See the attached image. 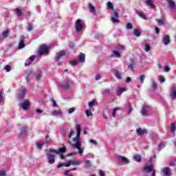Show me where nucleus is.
Instances as JSON below:
<instances>
[{"mask_svg": "<svg viewBox=\"0 0 176 176\" xmlns=\"http://www.w3.org/2000/svg\"><path fill=\"white\" fill-rule=\"evenodd\" d=\"M151 87L153 90H156V89H157V84H156V82H155V79H151Z\"/></svg>", "mask_w": 176, "mask_h": 176, "instance_id": "28", "label": "nucleus"}, {"mask_svg": "<svg viewBox=\"0 0 176 176\" xmlns=\"http://www.w3.org/2000/svg\"><path fill=\"white\" fill-rule=\"evenodd\" d=\"M144 50L148 52L151 50V46L148 44L145 45Z\"/></svg>", "mask_w": 176, "mask_h": 176, "instance_id": "50", "label": "nucleus"}, {"mask_svg": "<svg viewBox=\"0 0 176 176\" xmlns=\"http://www.w3.org/2000/svg\"><path fill=\"white\" fill-rule=\"evenodd\" d=\"M82 164V160H69L68 162L67 163L66 167H69L71 164H73L74 166H80Z\"/></svg>", "mask_w": 176, "mask_h": 176, "instance_id": "9", "label": "nucleus"}, {"mask_svg": "<svg viewBox=\"0 0 176 176\" xmlns=\"http://www.w3.org/2000/svg\"><path fill=\"white\" fill-rule=\"evenodd\" d=\"M89 9L90 13H92V14H97V12L96 11V8L93 6V4L89 3Z\"/></svg>", "mask_w": 176, "mask_h": 176, "instance_id": "22", "label": "nucleus"}, {"mask_svg": "<svg viewBox=\"0 0 176 176\" xmlns=\"http://www.w3.org/2000/svg\"><path fill=\"white\" fill-rule=\"evenodd\" d=\"M88 105H89V108L90 109H91V108H93V107H94L96 105V100H93L91 102H89Z\"/></svg>", "mask_w": 176, "mask_h": 176, "instance_id": "40", "label": "nucleus"}, {"mask_svg": "<svg viewBox=\"0 0 176 176\" xmlns=\"http://www.w3.org/2000/svg\"><path fill=\"white\" fill-rule=\"evenodd\" d=\"M171 98L173 99V100H175L176 99V86L173 85L172 87V89H171Z\"/></svg>", "mask_w": 176, "mask_h": 176, "instance_id": "20", "label": "nucleus"}, {"mask_svg": "<svg viewBox=\"0 0 176 176\" xmlns=\"http://www.w3.org/2000/svg\"><path fill=\"white\" fill-rule=\"evenodd\" d=\"M71 65H76L78 64V60H73L70 61Z\"/></svg>", "mask_w": 176, "mask_h": 176, "instance_id": "56", "label": "nucleus"}, {"mask_svg": "<svg viewBox=\"0 0 176 176\" xmlns=\"http://www.w3.org/2000/svg\"><path fill=\"white\" fill-rule=\"evenodd\" d=\"M116 111H119V108H114L113 109V113H112L113 118H116Z\"/></svg>", "mask_w": 176, "mask_h": 176, "instance_id": "51", "label": "nucleus"}, {"mask_svg": "<svg viewBox=\"0 0 176 176\" xmlns=\"http://www.w3.org/2000/svg\"><path fill=\"white\" fill-rule=\"evenodd\" d=\"M76 129L77 131V135L76 138L72 139L73 143L71 141H68V144L71 145L72 148L78 149L80 156H83V152H85V147L82 146V144H80V131H82V129L80 128V125L78 124L76 125Z\"/></svg>", "mask_w": 176, "mask_h": 176, "instance_id": "1", "label": "nucleus"}, {"mask_svg": "<svg viewBox=\"0 0 176 176\" xmlns=\"http://www.w3.org/2000/svg\"><path fill=\"white\" fill-rule=\"evenodd\" d=\"M52 115H53L54 116H58L60 115H63V111H54L52 113Z\"/></svg>", "mask_w": 176, "mask_h": 176, "instance_id": "31", "label": "nucleus"}, {"mask_svg": "<svg viewBox=\"0 0 176 176\" xmlns=\"http://www.w3.org/2000/svg\"><path fill=\"white\" fill-rule=\"evenodd\" d=\"M159 80L161 83H164V82H166V78L162 76H160Z\"/></svg>", "mask_w": 176, "mask_h": 176, "instance_id": "48", "label": "nucleus"}, {"mask_svg": "<svg viewBox=\"0 0 176 176\" xmlns=\"http://www.w3.org/2000/svg\"><path fill=\"white\" fill-rule=\"evenodd\" d=\"M146 3L148 6H150L151 9H155V6L152 0H146Z\"/></svg>", "mask_w": 176, "mask_h": 176, "instance_id": "23", "label": "nucleus"}, {"mask_svg": "<svg viewBox=\"0 0 176 176\" xmlns=\"http://www.w3.org/2000/svg\"><path fill=\"white\" fill-rule=\"evenodd\" d=\"M136 133L138 135H139L140 137H142V135H144V134L146 133L147 131H146V129H142L141 128H138L136 130Z\"/></svg>", "mask_w": 176, "mask_h": 176, "instance_id": "18", "label": "nucleus"}, {"mask_svg": "<svg viewBox=\"0 0 176 176\" xmlns=\"http://www.w3.org/2000/svg\"><path fill=\"white\" fill-rule=\"evenodd\" d=\"M130 62V65H128V69H131L133 72L134 71V65H135V61L134 60V59H131Z\"/></svg>", "mask_w": 176, "mask_h": 176, "instance_id": "21", "label": "nucleus"}, {"mask_svg": "<svg viewBox=\"0 0 176 176\" xmlns=\"http://www.w3.org/2000/svg\"><path fill=\"white\" fill-rule=\"evenodd\" d=\"M164 72H170V71H171V68L167 65H165L164 67Z\"/></svg>", "mask_w": 176, "mask_h": 176, "instance_id": "47", "label": "nucleus"}, {"mask_svg": "<svg viewBox=\"0 0 176 176\" xmlns=\"http://www.w3.org/2000/svg\"><path fill=\"white\" fill-rule=\"evenodd\" d=\"M31 75H32V72L30 71L25 77L27 82H30V76H31Z\"/></svg>", "mask_w": 176, "mask_h": 176, "instance_id": "43", "label": "nucleus"}, {"mask_svg": "<svg viewBox=\"0 0 176 176\" xmlns=\"http://www.w3.org/2000/svg\"><path fill=\"white\" fill-rule=\"evenodd\" d=\"M89 142L90 144H93V145H98V144L96 140L93 139L89 140Z\"/></svg>", "mask_w": 176, "mask_h": 176, "instance_id": "53", "label": "nucleus"}, {"mask_svg": "<svg viewBox=\"0 0 176 176\" xmlns=\"http://www.w3.org/2000/svg\"><path fill=\"white\" fill-rule=\"evenodd\" d=\"M111 57H116L117 58H120V53L118 51H113V55H111Z\"/></svg>", "mask_w": 176, "mask_h": 176, "instance_id": "34", "label": "nucleus"}, {"mask_svg": "<svg viewBox=\"0 0 176 176\" xmlns=\"http://www.w3.org/2000/svg\"><path fill=\"white\" fill-rule=\"evenodd\" d=\"M72 81L71 80L66 79L64 83L60 85V87H61L63 90H67V89L69 88Z\"/></svg>", "mask_w": 176, "mask_h": 176, "instance_id": "8", "label": "nucleus"}, {"mask_svg": "<svg viewBox=\"0 0 176 176\" xmlns=\"http://www.w3.org/2000/svg\"><path fill=\"white\" fill-rule=\"evenodd\" d=\"M85 28V22L80 19H77L75 23V29L76 32H80Z\"/></svg>", "mask_w": 176, "mask_h": 176, "instance_id": "4", "label": "nucleus"}, {"mask_svg": "<svg viewBox=\"0 0 176 176\" xmlns=\"http://www.w3.org/2000/svg\"><path fill=\"white\" fill-rule=\"evenodd\" d=\"M107 6L108 9L113 11V4H112V3L111 1L107 2Z\"/></svg>", "mask_w": 176, "mask_h": 176, "instance_id": "35", "label": "nucleus"}, {"mask_svg": "<svg viewBox=\"0 0 176 176\" xmlns=\"http://www.w3.org/2000/svg\"><path fill=\"white\" fill-rule=\"evenodd\" d=\"M85 114L87 116H93V113H91V111H89V110H86L85 111Z\"/></svg>", "mask_w": 176, "mask_h": 176, "instance_id": "54", "label": "nucleus"}, {"mask_svg": "<svg viewBox=\"0 0 176 176\" xmlns=\"http://www.w3.org/2000/svg\"><path fill=\"white\" fill-rule=\"evenodd\" d=\"M27 93V89L24 87H21L18 93V98L19 100H23L25 97V94Z\"/></svg>", "mask_w": 176, "mask_h": 176, "instance_id": "6", "label": "nucleus"}, {"mask_svg": "<svg viewBox=\"0 0 176 176\" xmlns=\"http://www.w3.org/2000/svg\"><path fill=\"white\" fill-rule=\"evenodd\" d=\"M124 91H126V89L119 88L117 91V96H120L122 93H124Z\"/></svg>", "mask_w": 176, "mask_h": 176, "instance_id": "32", "label": "nucleus"}, {"mask_svg": "<svg viewBox=\"0 0 176 176\" xmlns=\"http://www.w3.org/2000/svg\"><path fill=\"white\" fill-rule=\"evenodd\" d=\"M21 108L23 109L24 111H27L28 108H30V101L29 100H25L21 104Z\"/></svg>", "mask_w": 176, "mask_h": 176, "instance_id": "13", "label": "nucleus"}, {"mask_svg": "<svg viewBox=\"0 0 176 176\" xmlns=\"http://www.w3.org/2000/svg\"><path fill=\"white\" fill-rule=\"evenodd\" d=\"M113 74H114L115 76L117 78V79H119V80L122 79V74H120V72H119V71L114 70Z\"/></svg>", "mask_w": 176, "mask_h": 176, "instance_id": "26", "label": "nucleus"}, {"mask_svg": "<svg viewBox=\"0 0 176 176\" xmlns=\"http://www.w3.org/2000/svg\"><path fill=\"white\" fill-rule=\"evenodd\" d=\"M133 112V107H131V104L129 102V111L128 113H131Z\"/></svg>", "mask_w": 176, "mask_h": 176, "instance_id": "58", "label": "nucleus"}, {"mask_svg": "<svg viewBox=\"0 0 176 176\" xmlns=\"http://www.w3.org/2000/svg\"><path fill=\"white\" fill-rule=\"evenodd\" d=\"M41 78H42V71L38 70L36 73V80H41Z\"/></svg>", "mask_w": 176, "mask_h": 176, "instance_id": "27", "label": "nucleus"}, {"mask_svg": "<svg viewBox=\"0 0 176 176\" xmlns=\"http://www.w3.org/2000/svg\"><path fill=\"white\" fill-rule=\"evenodd\" d=\"M163 173L165 176H170L171 175V169L168 167H165L163 168Z\"/></svg>", "mask_w": 176, "mask_h": 176, "instance_id": "19", "label": "nucleus"}, {"mask_svg": "<svg viewBox=\"0 0 176 176\" xmlns=\"http://www.w3.org/2000/svg\"><path fill=\"white\" fill-rule=\"evenodd\" d=\"M19 138H24V137H27V127L22 126L21 128V133L19 134Z\"/></svg>", "mask_w": 176, "mask_h": 176, "instance_id": "12", "label": "nucleus"}, {"mask_svg": "<svg viewBox=\"0 0 176 176\" xmlns=\"http://www.w3.org/2000/svg\"><path fill=\"white\" fill-rule=\"evenodd\" d=\"M30 64H31V60L30 59L27 60L25 63V67H29Z\"/></svg>", "mask_w": 176, "mask_h": 176, "instance_id": "61", "label": "nucleus"}, {"mask_svg": "<svg viewBox=\"0 0 176 176\" xmlns=\"http://www.w3.org/2000/svg\"><path fill=\"white\" fill-rule=\"evenodd\" d=\"M175 130H176L175 124L173 123V124L170 125V131H171V133H175Z\"/></svg>", "mask_w": 176, "mask_h": 176, "instance_id": "41", "label": "nucleus"}, {"mask_svg": "<svg viewBox=\"0 0 176 176\" xmlns=\"http://www.w3.org/2000/svg\"><path fill=\"white\" fill-rule=\"evenodd\" d=\"M65 152H67V148H65V146L64 145L63 148H59L58 150L50 149V153H47V163L50 164H54L56 162V155H54L65 153Z\"/></svg>", "mask_w": 176, "mask_h": 176, "instance_id": "2", "label": "nucleus"}, {"mask_svg": "<svg viewBox=\"0 0 176 176\" xmlns=\"http://www.w3.org/2000/svg\"><path fill=\"white\" fill-rule=\"evenodd\" d=\"M9 35V32H8V30H5L3 32L2 36L3 38H8Z\"/></svg>", "mask_w": 176, "mask_h": 176, "instance_id": "46", "label": "nucleus"}, {"mask_svg": "<svg viewBox=\"0 0 176 176\" xmlns=\"http://www.w3.org/2000/svg\"><path fill=\"white\" fill-rule=\"evenodd\" d=\"M45 144H52V139H49V135L45 136Z\"/></svg>", "mask_w": 176, "mask_h": 176, "instance_id": "42", "label": "nucleus"}, {"mask_svg": "<svg viewBox=\"0 0 176 176\" xmlns=\"http://www.w3.org/2000/svg\"><path fill=\"white\" fill-rule=\"evenodd\" d=\"M99 175L105 176V173H104V171H102V170H99Z\"/></svg>", "mask_w": 176, "mask_h": 176, "instance_id": "63", "label": "nucleus"}, {"mask_svg": "<svg viewBox=\"0 0 176 176\" xmlns=\"http://www.w3.org/2000/svg\"><path fill=\"white\" fill-rule=\"evenodd\" d=\"M0 176H6V173L4 170H0Z\"/></svg>", "mask_w": 176, "mask_h": 176, "instance_id": "64", "label": "nucleus"}, {"mask_svg": "<svg viewBox=\"0 0 176 176\" xmlns=\"http://www.w3.org/2000/svg\"><path fill=\"white\" fill-rule=\"evenodd\" d=\"M75 112V108H69L68 110L69 115H71L72 113H74Z\"/></svg>", "mask_w": 176, "mask_h": 176, "instance_id": "55", "label": "nucleus"}, {"mask_svg": "<svg viewBox=\"0 0 176 176\" xmlns=\"http://www.w3.org/2000/svg\"><path fill=\"white\" fill-rule=\"evenodd\" d=\"M135 14H138V16H139V17H141V19H143V20H146V16H145L144 12L137 9H135Z\"/></svg>", "mask_w": 176, "mask_h": 176, "instance_id": "15", "label": "nucleus"}, {"mask_svg": "<svg viewBox=\"0 0 176 176\" xmlns=\"http://www.w3.org/2000/svg\"><path fill=\"white\" fill-rule=\"evenodd\" d=\"M118 50H124V46L123 45H119L117 47Z\"/></svg>", "mask_w": 176, "mask_h": 176, "instance_id": "62", "label": "nucleus"}, {"mask_svg": "<svg viewBox=\"0 0 176 176\" xmlns=\"http://www.w3.org/2000/svg\"><path fill=\"white\" fill-rule=\"evenodd\" d=\"M164 146H166V145L164 144V143H160L158 145V148H159V151H160L161 149H163V148H164Z\"/></svg>", "mask_w": 176, "mask_h": 176, "instance_id": "52", "label": "nucleus"}, {"mask_svg": "<svg viewBox=\"0 0 176 176\" xmlns=\"http://www.w3.org/2000/svg\"><path fill=\"white\" fill-rule=\"evenodd\" d=\"M133 34H134L135 36H137L138 38L141 36V32L138 29H135L133 30Z\"/></svg>", "mask_w": 176, "mask_h": 176, "instance_id": "33", "label": "nucleus"}, {"mask_svg": "<svg viewBox=\"0 0 176 176\" xmlns=\"http://www.w3.org/2000/svg\"><path fill=\"white\" fill-rule=\"evenodd\" d=\"M15 12L16 16H18V17H21V16H23V12L19 8H16Z\"/></svg>", "mask_w": 176, "mask_h": 176, "instance_id": "29", "label": "nucleus"}, {"mask_svg": "<svg viewBox=\"0 0 176 176\" xmlns=\"http://www.w3.org/2000/svg\"><path fill=\"white\" fill-rule=\"evenodd\" d=\"M85 58H86V55H85V54L83 53H81L78 58V60L80 61V63H85Z\"/></svg>", "mask_w": 176, "mask_h": 176, "instance_id": "25", "label": "nucleus"}, {"mask_svg": "<svg viewBox=\"0 0 176 176\" xmlns=\"http://www.w3.org/2000/svg\"><path fill=\"white\" fill-rule=\"evenodd\" d=\"M74 130L73 129H70V132H69V135H68L69 138H72V135H74Z\"/></svg>", "mask_w": 176, "mask_h": 176, "instance_id": "59", "label": "nucleus"}, {"mask_svg": "<svg viewBox=\"0 0 176 176\" xmlns=\"http://www.w3.org/2000/svg\"><path fill=\"white\" fill-rule=\"evenodd\" d=\"M85 164L87 168H90V167H91V162L89 160H85Z\"/></svg>", "mask_w": 176, "mask_h": 176, "instance_id": "37", "label": "nucleus"}, {"mask_svg": "<svg viewBox=\"0 0 176 176\" xmlns=\"http://www.w3.org/2000/svg\"><path fill=\"white\" fill-rule=\"evenodd\" d=\"M146 76L142 74L139 76L140 82L142 85L145 80Z\"/></svg>", "mask_w": 176, "mask_h": 176, "instance_id": "36", "label": "nucleus"}, {"mask_svg": "<svg viewBox=\"0 0 176 176\" xmlns=\"http://www.w3.org/2000/svg\"><path fill=\"white\" fill-rule=\"evenodd\" d=\"M49 46H47L46 44H43L40 46L39 50L38 51V54L39 56H46L49 53Z\"/></svg>", "mask_w": 176, "mask_h": 176, "instance_id": "3", "label": "nucleus"}, {"mask_svg": "<svg viewBox=\"0 0 176 176\" xmlns=\"http://www.w3.org/2000/svg\"><path fill=\"white\" fill-rule=\"evenodd\" d=\"M25 42V38L24 37V36H21L20 39H19L18 49H19V50L24 49V47H25V45L24 44Z\"/></svg>", "mask_w": 176, "mask_h": 176, "instance_id": "11", "label": "nucleus"}, {"mask_svg": "<svg viewBox=\"0 0 176 176\" xmlns=\"http://www.w3.org/2000/svg\"><path fill=\"white\" fill-rule=\"evenodd\" d=\"M102 94H106L107 96H109L111 94V89H104L102 91Z\"/></svg>", "mask_w": 176, "mask_h": 176, "instance_id": "30", "label": "nucleus"}, {"mask_svg": "<svg viewBox=\"0 0 176 176\" xmlns=\"http://www.w3.org/2000/svg\"><path fill=\"white\" fill-rule=\"evenodd\" d=\"M63 56H65V51H60L58 52L55 56V61L58 62L60 60V58H61V57H63Z\"/></svg>", "mask_w": 176, "mask_h": 176, "instance_id": "14", "label": "nucleus"}, {"mask_svg": "<svg viewBox=\"0 0 176 176\" xmlns=\"http://www.w3.org/2000/svg\"><path fill=\"white\" fill-rule=\"evenodd\" d=\"M119 13L115 10H113V13L111 14V20L114 24L119 23Z\"/></svg>", "mask_w": 176, "mask_h": 176, "instance_id": "7", "label": "nucleus"}, {"mask_svg": "<svg viewBox=\"0 0 176 176\" xmlns=\"http://www.w3.org/2000/svg\"><path fill=\"white\" fill-rule=\"evenodd\" d=\"M156 21L159 24V25H164V19H156Z\"/></svg>", "mask_w": 176, "mask_h": 176, "instance_id": "39", "label": "nucleus"}, {"mask_svg": "<svg viewBox=\"0 0 176 176\" xmlns=\"http://www.w3.org/2000/svg\"><path fill=\"white\" fill-rule=\"evenodd\" d=\"M171 42L170 40V36L168 35H165L163 38H162V43L163 45H165V46H167Z\"/></svg>", "mask_w": 176, "mask_h": 176, "instance_id": "17", "label": "nucleus"}, {"mask_svg": "<svg viewBox=\"0 0 176 176\" xmlns=\"http://www.w3.org/2000/svg\"><path fill=\"white\" fill-rule=\"evenodd\" d=\"M143 171L144 173H149L152 172L151 176H156V170L153 168V165H146L143 168Z\"/></svg>", "mask_w": 176, "mask_h": 176, "instance_id": "5", "label": "nucleus"}, {"mask_svg": "<svg viewBox=\"0 0 176 176\" xmlns=\"http://www.w3.org/2000/svg\"><path fill=\"white\" fill-rule=\"evenodd\" d=\"M32 30H34V27H32V24L29 23L27 27V31L30 32V31H32Z\"/></svg>", "mask_w": 176, "mask_h": 176, "instance_id": "45", "label": "nucleus"}, {"mask_svg": "<svg viewBox=\"0 0 176 176\" xmlns=\"http://www.w3.org/2000/svg\"><path fill=\"white\" fill-rule=\"evenodd\" d=\"M148 112H149V107L148 105L145 104L142 107L141 113L143 116H146V115H148Z\"/></svg>", "mask_w": 176, "mask_h": 176, "instance_id": "16", "label": "nucleus"}, {"mask_svg": "<svg viewBox=\"0 0 176 176\" xmlns=\"http://www.w3.org/2000/svg\"><path fill=\"white\" fill-rule=\"evenodd\" d=\"M133 159L134 160H135V162H141V155H134Z\"/></svg>", "mask_w": 176, "mask_h": 176, "instance_id": "38", "label": "nucleus"}, {"mask_svg": "<svg viewBox=\"0 0 176 176\" xmlns=\"http://www.w3.org/2000/svg\"><path fill=\"white\" fill-rule=\"evenodd\" d=\"M4 69L7 72H10V71L12 70V67L10 65H6L4 67Z\"/></svg>", "mask_w": 176, "mask_h": 176, "instance_id": "44", "label": "nucleus"}, {"mask_svg": "<svg viewBox=\"0 0 176 176\" xmlns=\"http://www.w3.org/2000/svg\"><path fill=\"white\" fill-rule=\"evenodd\" d=\"M50 101H52V104H53V107H57V102H56V101L54 100V99L51 98Z\"/></svg>", "mask_w": 176, "mask_h": 176, "instance_id": "60", "label": "nucleus"}, {"mask_svg": "<svg viewBox=\"0 0 176 176\" xmlns=\"http://www.w3.org/2000/svg\"><path fill=\"white\" fill-rule=\"evenodd\" d=\"M61 167H67V164H59L57 166V168H61Z\"/></svg>", "mask_w": 176, "mask_h": 176, "instance_id": "57", "label": "nucleus"}, {"mask_svg": "<svg viewBox=\"0 0 176 176\" xmlns=\"http://www.w3.org/2000/svg\"><path fill=\"white\" fill-rule=\"evenodd\" d=\"M168 8L170 9H174V8H175V1H173V0H168Z\"/></svg>", "mask_w": 176, "mask_h": 176, "instance_id": "24", "label": "nucleus"}, {"mask_svg": "<svg viewBox=\"0 0 176 176\" xmlns=\"http://www.w3.org/2000/svg\"><path fill=\"white\" fill-rule=\"evenodd\" d=\"M117 159L120 163H124V164H129V163H130V161L127 157L122 155L118 156Z\"/></svg>", "mask_w": 176, "mask_h": 176, "instance_id": "10", "label": "nucleus"}, {"mask_svg": "<svg viewBox=\"0 0 176 176\" xmlns=\"http://www.w3.org/2000/svg\"><path fill=\"white\" fill-rule=\"evenodd\" d=\"M126 30H131L133 28V24L131 23H129L126 25Z\"/></svg>", "mask_w": 176, "mask_h": 176, "instance_id": "49", "label": "nucleus"}]
</instances>
